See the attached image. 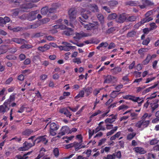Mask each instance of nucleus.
I'll list each match as a JSON object with an SVG mask.
<instances>
[{
    "label": "nucleus",
    "mask_w": 159,
    "mask_h": 159,
    "mask_svg": "<svg viewBox=\"0 0 159 159\" xmlns=\"http://www.w3.org/2000/svg\"><path fill=\"white\" fill-rule=\"evenodd\" d=\"M89 9L93 12H98L99 10L98 6L95 4H91L89 7Z\"/></svg>",
    "instance_id": "22"
},
{
    "label": "nucleus",
    "mask_w": 159,
    "mask_h": 159,
    "mask_svg": "<svg viewBox=\"0 0 159 159\" xmlns=\"http://www.w3.org/2000/svg\"><path fill=\"white\" fill-rule=\"evenodd\" d=\"M118 91H113L110 94V96L112 98H115L118 95Z\"/></svg>",
    "instance_id": "51"
},
{
    "label": "nucleus",
    "mask_w": 159,
    "mask_h": 159,
    "mask_svg": "<svg viewBox=\"0 0 159 159\" xmlns=\"http://www.w3.org/2000/svg\"><path fill=\"white\" fill-rule=\"evenodd\" d=\"M136 134V133L135 132L128 134L127 136V139L128 140H131L135 136Z\"/></svg>",
    "instance_id": "42"
},
{
    "label": "nucleus",
    "mask_w": 159,
    "mask_h": 159,
    "mask_svg": "<svg viewBox=\"0 0 159 159\" xmlns=\"http://www.w3.org/2000/svg\"><path fill=\"white\" fill-rule=\"evenodd\" d=\"M7 51V48L6 45L0 47V53L1 54L6 52Z\"/></svg>",
    "instance_id": "40"
},
{
    "label": "nucleus",
    "mask_w": 159,
    "mask_h": 159,
    "mask_svg": "<svg viewBox=\"0 0 159 159\" xmlns=\"http://www.w3.org/2000/svg\"><path fill=\"white\" fill-rule=\"evenodd\" d=\"M89 35V34L83 32L80 33H77L75 34V36L74 37V38L77 39H80L83 37H87Z\"/></svg>",
    "instance_id": "13"
},
{
    "label": "nucleus",
    "mask_w": 159,
    "mask_h": 159,
    "mask_svg": "<svg viewBox=\"0 0 159 159\" xmlns=\"http://www.w3.org/2000/svg\"><path fill=\"white\" fill-rule=\"evenodd\" d=\"M149 49L148 48H141L138 51V53L140 55L141 57H143L144 56V53L148 52Z\"/></svg>",
    "instance_id": "28"
},
{
    "label": "nucleus",
    "mask_w": 159,
    "mask_h": 159,
    "mask_svg": "<svg viewBox=\"0 0 159 159\" xmlns=\"http://www.w3.org/2000/svg\"><path fill=\"white\" fill-rule=\"evenodd\" d=\"M153 19V18L151 17H146L142 19V20H143V22L144 23L148 22L151 20H152Z\"/></svg>",
    "instance_id": "45"
},
{
    "label": "nucleus",
    "mask_w": 159,
    "mask_h": 159,
    "mask_svg": "<svg viewBox=\"0 0 159 159\" xmlns=\"http://www.w3.org/2000/svg\"><path fill=\"white\" fill-rule=\"evenodd\" d=\"M125 4L126 5H129L131 6H137L140 4V3L137 1H129L126 2Z\"/></svg>",
    "instance_id": "21"
},
{
    "label": "nucleus",
    "mask_w": 159,
    "mask_h": 159,
    "mask_svg": "<svg viewBox=\"0 0 159 159\" xmlns=\"http://www.w3.org/2000/svg\"><path fill=\"white\" fill-rule=\"evenodd\" d=\"M41 13L43 15H46L48 12V6L43 7L40 10Z\"/></svg>",
    "instance_id": "30"
},
{
    "label": "nucleus",
    "mask_w": 159,
    "mask_h": 159,
    "mask_svg": "<svg viewBox=\"0 0 159 159\" xmlns=\"http://www.w3.org/2000/svg\"><path fill=\"white\" fill-rule=\"evenodd\" d=\"M95 131L94 130H93L92 131L90 129H89L88 131L89 133V139H90L93 135L94 134Z\"/></svg>",
    "instance_id": "58"
},
{
    "label": "nucleus",
    "mask_w": 159,
    "mask_h": 159,
    "mask_svg": "<svg viewBox=\"0 0 159 159\" xmlns=\"http://www.w3.org/2000/svg\"><path fill=\"white\" fill-rule=\"evenodd\" d=\"M150 41L149 38H148L143 41L142 44L143 45H147L150 42Z\"/></svg>",
    "instance_id": "56"
},
{
    "label": "nucleus",
    "mask_w": 159,
    "mask_h": 159,
    "mask_svg": "<svg viewBox=\"0 0 159 159\" xmlns=\"http://www.w3.org/2000/svg\"><path fill=\"white\" fill-rule=\"evenodd\" d=\"M115 30L114 27H111L107 30L106 31V33L110 34L113 32Z\"/></svg>",
    "instance_id": "57"
},
{
    "label": "nucleus",
    "mask_w": 159,
    "mask_h": 159,
    "mask_svg": "<svg viewBox=\"0 0 159 159\" xmlns=\"http://www.w3.org/2000/svg\"><path fill=\"white\" fill-rule=\"evenodd\" d=\"M73 34V30L70 28H67L63 32V34L67 36L72 35Z\"/></svg>",
    "instance_id": "27"
},
{
    "label": "nucleus",
    "mask_w": 159,
    "mask_h": 159,
    "mask_svg": "<svg viewBox=\"0 0 159 159\" xmlns=\"http://www.w3.org/2000/svg\"><path fill=\"white\" fill-rule=\"evenodd\" d=\"M32 48L33 46L32 45L29 44H24L21 45L20 47V48L22 49L25 48L29 49Z\"/></svg>",
    "instance_id": "44"
},
{
    "label": "nucleus",
    "mask_w": 159,
    "mask_h": 159,
    "mask_svg": "<svg viewBox=\"0 0 159 159\" xmlns=\"http://www.w3.org/2000/svg\"><path fill=\"white\" fill-rule=\"evenodd\" d=\"M158 101L159 100L158 99H155L153 103H150V105L152 109V111H154L158 107L159 105L157 104Z\"/></svg>",
    "instance_id": "23"
},
{
    "label": "nucleus",
    "mask_w": 159,
    "mask_h": 159,
    "mask_svg": "<svg viewBox=\"0 0 159 159\" xmlns=\"http://www.w3.org/2000/svg\"><path fill=\"white\" fill-rule=\"evenodd\" d=\"M77 11L75 8H71L68 11V13L70 20H75L76 17Z\"/></svg>",
    "instance_id": "8"
},
{
    "label": "nucleus",
    "mask_w": 159,
    "mask_h": 159,
    "mask_svg": "<svg viewBox=\"0 0 159 159\" xmlns=\"http://www.w3.org/2000/svg\"><path fill=\"white\" fill-rule=\"evenodd\" d=\"M134 99L135 101H133L134 102H137L139 104V106H140L141 105L142 103L143 102L144 100L143 98L139 97H136L134 96Z\"/></svg>",
    "instance_id": "26"
},
{
    "label": "nucleus",
    "mask_w": 159,
    "mask_h": 159,
    "mask_svg": "<svg viewBox=\"0 0 159 159\" xmlns=\"http://www.w3.org/2000/svg\"><path fill=\"white\" fill-rule=\"evenodd\" d=\"M121 71V68L119 66L116 67L110 70L111 72L113 75L117 74L120 72Z\"/></svg>",
    "instance_id": "20"
},
{
    "label": "nucleus",
    "mask_w": 159,
    "mask_h": 159,
    "mask_svg": "<svg viewBox=\"0 0 159 159\" xmlns=\"http://www.w3.org/2000/svg\"><path fill=\"white\" fill-rule=\"evenodd\" d=\"M44 35V34L42 33H37L34 34L33 36V38H38Z\"/></svg>",
    "instance_id": "49"
},
{
    "label": "nucleus",
    "mask_w": 159,
    "mask_h": 159,
    "mask_svg": "<svg viewBox=\"0 0 159 159\" xmlns=\"http://www.w3.org/2000/svg\"><path fill=\"white\" fill-rule=\"evenodd\" d=\"M16 95V93H13L10 96L8 99L5 100V103H6L8 105H10L12 102L15 101V96Z\"/></svg>",
    "instance_id": "10"
},
{
    "label": "nucleus",
    "mask_w": 159,
    "mask_h": 159,
    "mask_svg": "<svg viewBox=\"0 0 159 159\" xmlns=\"http://www.w3.org/2000/svg\"><path fill=\"white\" fill-rule=\"evenodd\" d=\"M110 116H112L111 118H107L105 120V122L106 124H111L113 123L115 120V119L117 118V116L116 115H114L112 114Z\"/></svg>",
    "instance_id": "18"
},
{
    "label": "nucleus",
    "mask_w": 159,
    "mask_h": 159,
    "mask_svg": "<svg viewBox=\"0 0 159 159\" xmlns=\"http://www.w3.org/2000/svg\"><path fill=\"white\" fill-rule=\"evenodd\" d=\"M133 150L136 153L140 154H144L146 152V151L143 148L136 147L134 148Z\"/></svg>",
    "instance_id": "15"
},
{
    "label": "nucleus",
    "mask_w": 159,
    "mask_h": 159,
    "mask_svg": "<svg viewBox=\"0 0 159 159\" xmlns=\"http://www.w3.org/2000/svg\"><path fill=\"white\" fill-rule=\"evenodd\" d=\"M39 12V10L32 11L27 14V19L30 21H32L36 19V15Z\"/></svg>",
    "instance_id": "7"
},
{
    "label": "nucleus",
    "mask_w": 159,
    "mask_h": 159,
    "mask_svg": "<svg viewBox=\"0 0 159 159\" xmlns=\"http://www.w3.org/2000/svg\"><path fill=\"white\" fill-rule=\"evenodd\" d=\"M60 113L61 114H64L67 117L70 118L71 116V113L68 110L67 108H63L59 110Z\"/></svg>",
    "instance_id": "11"
},
{
    "label": "nucleus",
    "mask_w": 159,
    "mask_h": 159,
    "mask_svg": "<svg viewBox=\"0 0 159 159\" xmlns=\"http://www.w3.org/2000/svg\"><path fill=\"white\" fill-rule=\"evenodd\" d=\"M83 90L84 91V93H85L86 96H88L90 94L92 93V89L91 87H84L83 88Z\"/></svg>",
    "instance_id": "19"
},
{
    "label": "nucleus",
    "mask_w": 159,
    "mask_h": 159,
    "mask_svg": "<svg viewBox=\"0 0 159 159\" xmlns=\"http://www.w3.org/2000/svg\"><path fill=\"white\" fill-rule=\"evenodd\" d=\"M143 4H144L146 7L154 5V3L149 0H142Z\"/></svg>",
    "instance_id": "36"
},
{
    "label": "nucleus",
    "mask_w": 159,
    "mask_h": 159,
    "mask_svg": "<svg viewBox=\"0 0 159 159\" xmlns=\"http://www.w3.org/2000/svg\"><path fill=\"white\" fill-rule=\"evenodd\" d=\"M73 144L74 145L73 147H74L75 150L76 151H78L80 149L85 147L84 146H82L81 144L78 142H74Z\"/></svg>",
    "instance_id": "24"
},
{
    "label": "nucleus",
    "mask_w": 159,
    "mask_h": 159,
    "mask_svg": "<svg viewBox=\"0 0 159 159\" xmlns=\"http://www.w3.org/2000/svg\"><path fill=\"white\" fill-rule=\"evenodd\" d=\"M34 132V131L30 129H27L22 132V134L23 135L29 136L32 133Z\"/></svg>",
    "instance_id": "34"
},
{
    "label": "nucleus",
    "mask_w": 159,
    "mask_h": 159,
    "mask_svg": "<svg viewBox=\"0 0 159 159\" xmlns=\"http://www.w3.org/2000/svg\"><path fill=\"white\" fill-rule=\"evenodd\" d=\"M11 2L14 3L16 5L18 6L20 3L21 2V0H10Z\"/></svg>",
    "instance_id": "62"
},
{
    "label": "nucleus",
    "mask_w": 159,
    "mask_h": 159,
    "mask_svg": "<svg viewBox=\"0 0 159 159\" xmlns=\"http://www.w3.org/2000/svg\"><path fill=\"white\" fill-rule=\"evenodd\" d=\"M53 153L54 156L56 157H57L59 155L58 148H55L53 151Z\"/></svg>",
    "instance_id": "52"
},
{
    "label": "nucleus",
    "mask_w": 159,
    "mask_h": 159,
    "mask_svg": "<svg viewBox=\"0 0 159 159\" xmlns=\"http://www.w3.org/2000/svg\"><path fill=\"white\" fill-rule=\"evenodd\" d=\"M35 137V136H31L28 139V140H31L33 143H34V145L36 143H39L41 142L39 137H37L34 141H33V139Z\"/></svg>",
    "instance_id": "32"
},
{
    "label": "nucleus",
    "mask_w": 159,
    "mask_h": 159,
    "mask_svg": "<svg viewBox=\"0 0 159 159\" xmlns=\"http://www.w3.org/2000/svg\"><path fill=\"white\" fill-rule=\"evenodd\" d=\"M123 98L124 99L126 100H130L132 101H135L134 98V96H132L130 95H123L122 96Z\"/></svg>",
    "instance_id": "38"
},
{
    "label": "nucleus",
    "mask_w": 159,
    "mask_h": 159,
    "mask_svg": "<svg viewBox=\"0 0 159 159\" xmlns=\"http://www.w3.org/2000/svg\"><path fill=\"white\" fill-rule=\"evenodd\" d=\"M117 126H115L113 129L111 130L107 133V136H108L112 134L117 130Z\"/></svg>",
    "instance_id": "41"
},
{
    "label": "nucleus",
    "mask_w": 159,
    "mask_h": 159,
    "mask_svg": "<svg viewBox=\"0 0 159 159\" xmlns=\"http://www.w3.org/2000/svg\"><path fill=\"white\" fill-rule=\"evenodd\" d=\"M128 108V107L127 106L125 105H122L118 107V109L119 110H120L122 109H127Z\"/></svg>",
    "instance_id": "63"
},
{
    "label": "nucleus",
    "mask_w": 159,
    "mask_h": 159,
    "mask_svg": "<svg viewBox=\"0 0 159 159\" xmlns=\"http://www.w3.org/2000/svg\"><path fill=\"white\" fill-rule=\"evenodd\" d=\"M84 97V90L80 91L79 93L74 98L75 100L77 101L80 98H83Z\"/></svg>",
    "instance_id": "29"
},
{
    "label": "nucleus",
    "mask_w": 159,
    "mask_h": 159,
    "mask_svg": "<svg viewBox=\"0 0 159 159\" xmlns=\"http://www.w3.org/2000/svg\"><path fill=\"white\" fill-rule=\"evenodd\" d=\"M11 11L12 12V16L13 17H15L18 16L19 11V9L18 8L15 9H13L11 10Z\"/></svg>",
    "instance_id": "37"
},
{
    "label": "nucleus",
    "mask_w": 159,
    "mask_h": 159,
    "mask_svg": "<svg viewBox=\"0 0 159 159\" xmlns=\"http://www.w3.org/2000/svg\"><path fill=\"white\" fill-rule=\"evenodd\" d=\"M137 19L136 16H132L128 17L127 18V20L129 21H135Z\"/></svg>",
    "instance_id": "53"
},
{
    "label": "nucleus",
    "mask_w": 159,
    "mask_h": 159,
    "mask_svg": "<svg viewBox=\"0 0 159 159\" xmlns=\"http://www.w3.org/2000/svg\"><path fill=\"white\" fill-rule=\"evenodd\" d=\"M12 42H14L18 44H22L26 42V41L24 39L16 38H12L10 40V43H11Z\"/></svg>",
    "instance_id": "14"
},
{
    "label": "nucleus",
    "mask_w": 159,
    "mask_h": 159,
    "mask_svg": "<svg viewBox=\"0 0 159 159\" xmlns=\"http://www.w3.org/2000/svg\"><path fill=\"white\" fill-rule=\"evenodd\" d=\"M117 16V14L115 13H113L109 14L107 17V18L108 20L114 19Z\"/></svg>",
    "instance_id": "46"
},
{
    "label": "nucleus",
    "mask_w": 159,
    "mask_h": 159,
    "mask_svg": "<svg viewBox=\"0 0 159 159\" xmlns=\"http://www.w3.org/2000/svg\"><path fill=\"white\" fill-rule=\"evenodd\" d=\"M44 38H45L47 40L49 41H54L55 40L54 37L51 35L45 36Z\"/></svg>",
    "instance_id": "59"
},
{
    "label": "nucleus",
    "mask_w": 159,
    "mask_h": 159,
    "mask_svg": "<svg viewBox=\"0 0 159 159\" xmlns=\"http://www.w3.org/2000/svg\"><path fill=\"white\" fill-rule=\"evenodd\" d=\"M23 143L28 150L31 147L34 146V143H33H33H31L27 141H25Z\"/></svg>",
    "instance_id": "31"
},
{
    "label": "nucleus",
    "mask_w": 159,
    "mask_h": 159,
    "mask_svg": "<svg viewBox=\"0 0 159 159\" xmlns=\"http://www.w3.org/2000/svg\"><path fill=\"white\" fill-rule=\"evenodd\" d=\"M150 123V120H141L135 124V126L139 128L142 127L143 128L147 127Z\"/></svg>",
    "instance_id": "3"
},
{
    "label": "nucleus",
    "mask_w": 159,
    "mask_h": 159,
    "mask_svg": "<svg viewBox=\"0 0 159 159\" xmlns=\"http://www.w3.org/2000/svg\"><path fill=\"white\" fill-rule=\"evenodd\" d=\"M22 139L20 137V138H18L17 136H15V137L12 138L11 141H12L15 140L16 142H20L21 141Z\"/></svg>",
    "instance_id": "60"
},
{
    "label": "nucleus",
    "mask_w": 159,
    "mask_h": 159,
    "mask_svg": "<svg viewBox=\"0 0 159 159\" xmlns=\"http://www.w3.org/2000/svg\"><path fill=\"white\" fill-rule=\"evenodd\" d=\"M158 140L156 138H154L149 140V143L151 145H154L158 143Z\"/></svg>",
    "instance_id": "48"
},
{
    "label": "nucleus",
    "mask_w": 159,
    "mask_h": 159,
    "mask_svg": "<svg viewBox=\"0 0 159 159\" xmlns=\"http://www.w3.org/2000/svg\"><path fill=\"white\" fill-rule=\"evenodd\" d=\"M155 156L152 152L149 153L148 154L147 159H155Z\"/></svg>",
    "instance_id": "54"
},
{
    "label": "nucleus",
    "mask_w": 159,
    "mask_h": 159,
    "mask_svg": "<svg viewBox=\"0 0 159 159\" xmlns=\"http://www.w3.org/2000/svg\"><path fill=\"white\" fill-rule=\"evenodd\" d=\"M45 136H39L41 142L45 144H46L48 142V140L46 139Z\"/></svg>",
    "instance_id": "47"
},
{
    "label": "nucleus",
    "mask_w": 159,
    "mask_h": 159,
    "mask_svg": "<svg viewBox=\"0 0 159 159\" xmlns=\"http://www.w3.org/2000/svg\"><path fill=\"white\" fill-rule=\"evenodd\" d=\"M151 60L150 54H148L147 55L145 59L143 61L142 63L144 65H147Z\"/></svg>",
    "instance_id": "33"
},
{
    "label": "nucleus",
    "mask_w": 159,
    "mask_h": 159,
    "mask_svg": "<svg viewBox=\"0 0 159 159\" xmlns=\"http://www.w3.org/2000/svg\"><path fill=\"white\" fill-rule=\"evenodd\" d=\"M59 128V125L54 122L50 123L49 126V132L51 135L55 136L56 134L57 131Z\"/></svg>",
    "instance_id": "2"
},
{
    "label": "nucleus",
    "mask_w": 159,
    "mask_h": 159,
    "mask_svg": "<svg viewBox=\"0 0 159 159\" xmlns=\"http://www.w3.org/2000/svg\"><path fill=\"white\" fill-rule=\"evenodd\" d=\"M62 44L64 45L60 46V48L61 50L68 51H70V49H74L76 48L75 46H71V44L67 42H63Z\"/></svg>",
    "instance_id": "6"
},
{
    "label": "nucleus",
    "mask_w": 159,
    "mask_h": 159,
    "mask_svg": "<svg viewBox=\"0 0 159 159\" xmlns=\"http://www.w3.org/2000/svg\"><path fill=\"white\" fill-rule=\"evenodd\" d=\"M72 61L74 63H76L77 64H79L81 63V59L79 57H76L73 59Z\"/></svg>",
    "instance_id": "50"
},
{
    "label": "nucleus",
    "mask_w": 159,
    "mask_h": 159,
    "mask_svg": "<svg viewBox=\"0 0 159 159\" xmlns=\"http://www.w3.org/2000/svg\"><path fill=\"white\" fill-rule=\"evenodd\" d=\"M91 13L89 11H87L86 13H81V17H79L78 20L81 23V24L84 26V28L88 30H90L94 34L97 33L98 31V25L90 23L88 24H84L82 22H85L86 20L88 19L89 15Z\"/></svg>",
    "instance_id": "1"
},
{
    "label": "nucleus",
    "mask_w": 159,
    "mask_h": 159,
    "mask_svg": "<svg viewBox=\"0 0 159 159\" xmlns=\"http://www.w3.org/2000/svg\"><path fill=\"white\" fill-rule=\"evenodd\" d=\"M8 104L7 103H5V102L2 105L0 106V113L4 114L10 109L8 107Z\"/></svg>",
    "instance_id": "12"
},
{
    "label": "nucleus",
    "mask_w": 159,
    "mask_h": 159,
    "mask_svg": "<svg viewBox=\"0 0 159 159\" xmlns=\"http://www.w3.org/2000/svg\"><path fill=\"white\" fill-rule=\"evenodd\" d=\"M157 84H155L154 85L147 88L143 92V94H145L146 93L149 92L151 90V89L156 87L157 86Z\"/></svg>",
    "instance_id": "39"
},
{
    "label": "nucleus",
    "mask_w": 159,
    "mask_h": 159,
    "mask_svg": "<svg viewBox=\"0 0 159 159\" xmlns=\"http://www.w3.org/2000/svg\"><path fill=\"white\" fill-rule=\"evenodd\" d=\"M152 150L154 152H158L159 151V144H157L156 145L153 147Z\"/></svg>",
    "instance_id": "64"
},
{
    "label": "nucleus",
    "mask_w": 159,
    "mask_h": 159,
    "mask_svg": "<svg viewBox=\"0 0 159 159\" xmlns=\"http://www.w3.org/2000/svg\"><path fill=\"white\" fill-rule=\"evenodd\" d=\"M70 131V129L68 126H63L60 129V132L58 134L57 137L59 138H61L66 134H69Z\"/></svg>",
    "instance_id": "4"
},
{
    "label": "nucleus",
    "mask_w": 159,
    "mask_h": 159,
    "mask_svg": "<svg viewBox=\"0 0 159 159\" xmlns=\"http://www.w3.org/2000/svg\"><path fill=\"white\" fill-rule=\"evenodd\" d=\"M116 78L111 75H107L104 78V83L110 84L114 83L116 81Z\"/></svg>",
    "instance_id": "9"
},
{
    "label": "nucleus",
    "mask_w": 159,
    "mask_h": 159,
    "mask_svg": "<svg viewBox=\"0 0 159 159\" xmlns=\"http://www.w3.org/2000/svg\"><path fill=\"white\" fill-rule=\"evenodd\" d=\"M118 2L116 1H111L108 3V5L111 8H113L116 6L118 4Z\"/></svg>",
    "instance_id": "35"
},
{
    "label": "nucleus",
    "mask_w": 159,
    "mask_h": 159,
    "mask_svg": "<svg viewBox=\"0 0 159 159\" xmlns=\"http://www.w3.org/2000/svg\"><path fill=\"white\" fill-rule=\"evenodd\" d=\"M144 23L143 22V20L141 19L140 21L136 24L134 26V28L136 29H138L141 25L144 24Z\"/></svg>",
    "instance_id": "55"
},
{
    "label": "nucleus",
    "mask_w": 159,
    "mask_h": 159,
    "mask_svg": "<svg viewBox=\"0 0 159 159\" xmlns=\"http://www.w3.org/2000/svg\"><path fill=\"white\" fill-rule=\"evenodd\" d=\"M40 25L41 22L39 21H38L32 25L27 26L26 28L27 29H36Z\"/></svg>",
    "instance_id": "17"
},
{
    "label": "nucleus",
    "mask_w": 159,
    "mask_h": 159,
    "mask_svg": "<svg viewBox=\"0 0 159 159\" xmlns=\"http://www.w3.org/2000/svg\"><path fill=\"white\" fill-rule=\"evenodd\" d=\"M136 34V32L134 30H132L129 32L127 34V36L128 37H134Z\"/></svg>",
    "instance_id": "43"
},
{
    "label": "nucleus",
    "mask_w": 159,
    "mask_h": 159,
    "mask_svg": "<svg viewBox=\"0 0 159 159\" xmlns=\"http://www.w3.org/2000/svg\"><path fill=\"white\" fill-rule=\"evenodd\" d=\"M37 6L33 3H26L22 4L20 7L21 10L24 12L27 11L29 9H30L33 7H37Z\"/></svg>",
    "instance_id": "5"
},
{
    "label": "nucleus",
    "mask_w": 159,
    "mask_h": 159,
    "mask_svg": "<svg viewBox=\"0 0 159 159\" xmlns=\"http://www.w3.org/2000/svg\"><path fill=\"white\" fill-rule=\"evenodd\" d=\"M101 90V89H95L93 92V94L95 96H97L100 93Z\"/></svg>",
    "instance_id": "61"
},
{
    "label": "nucleus",
    "mask_w": 159,
    "mask_h": 159,
    "mask_svg": "<svg viewBox=\"0 0 159 159\" xmlns=\"http://www.w3.org/2000/svg\"><path fill=\"white\" fill-rule=\"evenodd\" d=\"M126 19V16L125 14L123 13L119 15L117 18V21L118 23H123Z\"/></svg>",
    "instance_id": "16"
},
{
    "label": "nucleus",
    "mask_w": 159,
    "mask_h": 159,
    "mask_svg": "<svg viewBox=\"0 0 159 159\" xmlns=\"http://www.w3.org/2000/svg\"><path fill=\"white\" fill-rule=\"evenodd\" d=\"M97 18L100 22L101 25H103L104 23V17L102 14H99L97 15Z\"/></svg>",
    "instance_id": "25"
}]
</instances>
